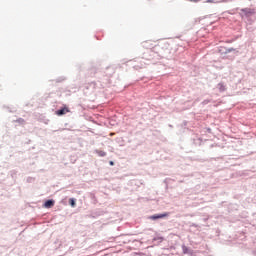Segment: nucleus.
I'll use <instances>...</instances> for the list:
<instances>
[{"instance_id": "nucleus-7", "label": "nucleus", "mask_w": 256, "mask_h": 256, "mask_svg": "<svg viewBox=\"0 0 256 256\" xmlns=\"http://www.w3.org/2000/svg\"><path fill=\"white\" fill-rule=\"evenodd\" d=\"M206 3H216L215 0H207Z\"/></svg>"}, {"instance_id": "nucleus-1", "label": "nucleus", "mask_w": 256, "mask_h": 256, "mask_svg": "<svg viewBox=\"0 0 256 256\" xmlns=\"http://www.w3.org/2000/svg\"><path fill=\"white\" fill-rule=\"evenodd\" d=\"M69 112H70L69 108L67 106H64L60 110L56 111V115L61 117V115H67V113H69Z\"/></svg>"}, {"instance_id": "nucleus-5", "label": "nucleus", "mask_w": 256, "mask_h": 256, "mask_svg": "<svg viewBox=\"0 0 256 256\" xmlns=\"http://www.w3.org/2000/svg\"><path fill=\"white\" fill-rule=\"evenodd\" d=\"M97 153H98L99 157H105V155H107V153H105V151H103V150H98Z\"/></svg>"}, {"instance_id": "nucleus-8", "label": "nucleus", "mask_w": 256, "mask_h": 256, "mask_svg": "<svg viewBox=\"0 0 256 256\" xmlns=\"http://www.w3.org/2000/svg\"><path fill=\"white\" fill-rule=\"evenodd\" d=\"M221 91H225V87H223V84H219Z\"/></svg>"}, {"instance_id": "nucleus-3", "label": "nucleus", "mask_w": 256, "mask_h": 256, "mask_svg": "<svg viewBox=\"0 0 256 256\" xmlns=\"http://www.w3.org/2000/svg\"><path fill=\"white\" fill-rule=\"evenodd\" d=\"M53 205H55V201L48 200L45 202L44 207H46V209H51V207H53Z\"/></svg>"}, {"instance_id": "nucleus-6", "label": "nucleus", "mask_w": 256, "mask_h": 256, "mask_svg": "<svg viewBox=\"0 0 256 256\" xmlns=\"http://www.w3.org/2000/svg\"><path fill=\"white\" fill-rule=\"evenodd\" d=\"M70 205L71 207H75V199L73 198L70 199Z\"/></svg>"}, {"instance_id": "nucleus-9", "label": "nucleus", "mask_w": 256, "mask_h": 256, "mask_svg": "<svg viewBox=\"0 0 256 256\" xmlns=\"http://www.w3.org/2000/svg\"><path fill=\"white\" fill-rule=\"evenodd\" d=\"M109 165L113 166V165H115V163L113 161H110Z\"/></svg>"}, {"instance_id": "nucleus-4", "label": "nucleus", "mask_w": 256, "mask_h": 256, "mask_svg": "<svg viewBox=\"0 0 256 256\" xmlns=\"http://www.w3.org/2000/svg\"><path fill=\"white\" fill-rule=\"evenodd\" d=\"M242 13H245V15H253V10L249 8L242 9Z\"/></svg>"}, {"instance_id": "nucleus-2", "label": "nucleus", "mask_w": 256, "mask_h": 256, "mask_svg": "<svg viewBox=\"0 0 256 256\" xmlns=\"http://www.w3.org/2000/svg\"><path fill=\"white\" fill-rule=\"evenodd\" d=\"M169 214L164 213V214H155L150 216V219H152L153 221L157 220V219H163L165 217H167Z\"/></svg>"}]
</instances>
